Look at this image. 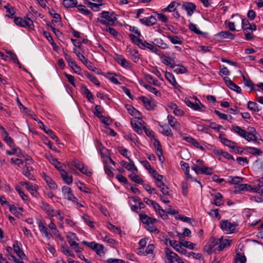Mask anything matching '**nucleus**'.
Segmentation results:
<instances>
[{
  "mask_svg": "<svg viewBox=\"0 0 263 263\" xmlns=\"http://www.w3.org/2000/svg\"><path fill=\"white\" fill-rule=\"evenodd\" d=\"M219 138L220 139V142L224 145L228 146L230 148L235 150V149H238L239 147L236 146V143L231 140L228 139L227 138L222 137L221 135H219Z\"/></svg>",
  "mask_w": 263,
  "mask_h": 263,
  "instance_id": "dca6fc26",
  "label": "nucleus"
},
{
  "mask_svg": "<svg viewBox=\"0 0 263 263\" xmlns=\"http://www.w3.org/2000/svg\"><path fill=\"white\" fill-rule=\"evenodd\" d=\"M62 193L65 198L72 202H77V198L73 195L70 187L64 186L62 189Z\"/></svg>",
  "mask_w": 263,
  "mask_h": 263,
  "instance_id": "6e6552de",
  "label": "nucleus"
},
{
  "mask_svg": "<svg viewBox=\"0 0 263 263\" xmlns=\"http://www.w3.org/2000/svg\"><path fill=\"white\" fill-rule=\"evenodd\" d=\"M101 146H102V144L100 142V153L101 154V158L104 164V171L108 177H113V168L112 167L110 166L109 164L111 163L113 165H115L116 163L108 155V153L107 152V150L104 147L102 149H101Z\"/></svg>",
  "mask_w": 263,
  "mask_h": 263,
  "instance_id": "f257e3e1",
  "label": "nucleus"
},
{
  "mask_svg": "<svg viewBox=\"0 0 263 263\" xmlns=\"http://www.w3.org/2000/svg\"><path fill=\"white\" fill-rule=\"evenodd\" d=\"M248 108L251 110L254 111L258 112L260 110V109L259 108L256 102L252 101H249L248 103Z\"/></svg>",
  "mask_w": 263,
  "mask_h": 263,
  "instance_id": "37998d69",
  "label": "nucleus"
},
{
  "mask_svg": "<svg viewBox=\"0 0 263 263\" xmlns=\"http://www.w3.org/2000/svg\"><path fill=\"white\" fill-rule=\"evenodd\" d=\"M149 173L152 174V176L156 181H161V180L163 178V176L159 174L158 172L154 169L152 170V171H149Z\"/></svg>",
  "mask_w": 263,
  "mask_h": 263,
  "instance_id": "6e6d98bb",
  "label": "nucleus"
},
{
  "mask_svg": "<svg viewBox=\"0 0 263 263\" xmlns=\"http://www.w3.org/2000/svg\"><path fill=\"white\" fill-rule=\"evenodd\" d=\"M154 249V245L153 244H150L147 246L145 249H144V251H143L139 253L142 255H146L149 254H152Z\"/></svg>",
  "mask_w": 263,
  "mask_h": 263,
  "instance_id": "79ce46f5",
  "label": "nucleus"
},
{
  "mask_svg": "<svg viewBox=\"0 0 263 263\" xmlns=\"http://www.w3.org/2000/svg\"><path fill=\"white\" fill-rule=\"evenodd\" d=\"M139 217L142 222L145 224L146 226L148 224L156 223L158 222L156 218L149 217L144 213L139 214Z\"/></svg>",
  "mask_w": 263,
  "mask_h": 263,
  "instance_id": "4468645a",
  "label": "nucleus"
},
{
  "mask_svg": "<svg viewBox=\"0 0 263 263\" xmlns=\"http://www.w3.org/2000/svg\"><path fill=\"white\" fill-rule=\"evenodd\" d=\"M125 107L131 116H133L135 118L140 119L141 117L140 112L132 105L126 104L125 105Z\"/></svg>",
  "mask_w": 263,
  "mask_h": 263,
  "instance_id": "412c9836",
  "label": "nucleus"
},
{
  "mask_svg": "<svg viewBox=\"0 0 263 263\" xmlns=\"http://www.w3.org/2000/svg\"><path fill=\"white\" fill-rule=\"evenodd\" d=\"M159 126L162 128V130L160 132L165 136L172 137L173 136V132L171 128L167 124L162 125L159 123Z\"/></svg>",
  "mask_w": 263,
  "mask_h": 263,
  "instance_id": "5701e85b",
  "label": "nucleus"
},
{
  "mask_svg": "<svg viewBox=\"0 0 263 263\" xmlns=\"http://www.w3.org/2000/svg\"><path fill=\"white\" fill-rule=\"evenodd\" d=\"M182 8L187 12V15L191 16L196 10V5L192 2H184L182 6Z\"/></svg>",
  "mask_w": 263,
  "mask_h": 263,
  "instance_id": "f8f14e48",
  "label": "nucleus"
},
{
  "mask_svg": "<svg viewBox=\"0 0 263 263\" xmlns=\"http://www.w3.org/2000/svg\"><path fill=\"white\" fill-rule=\"evenodd\" d=\"M128 52L132 57V60L135 63L138 62L140 59L138 51L130 48H129Z\"/></svg>",
  "mask_w": 263,
  "mask_h": 263,
  "instance_id": "72a5a7b5",
  "label": "nucleus"
},
{
  "mask_svg": "<svg viewBox=\"0 0 263 263\" xmlns=\"http://www.w3.org/2000/svg\"><path fill=\"white\" fill-rule=\"evenodd\" d=\"M173 69L174 71L177 73H184L186 71V68L182 65L176 64L175 68Z\"/></svg>",
  "mask_w": 263,
  "mask_h": 263,
  "instance_id": "4d7b16f0",
  "label": "nucleus"
},
{
  "mask_svg": "<svg viewBox=\"0 0 263 263\" xmlns=\"http://www.w3.org/2000/svg\"><path fill=\"white\" fill-rule=\"evenodd\" d=\"M77 8L78 10L84 14L89 15L90 13L85 5H80L78 6Z\"/></svg>",
  "mask_w": 263,
  "mask_h": 263,
  "instance_id": "774afa93",
  "label": "nucleus"
},
{
  "mask_svg": "<svg viewBox=\"0 0 263 263\" xmlns=\"http://www.w3.org/2000/svg\"><path fill=\"white\" fill-rule=\"evenodd\" d=\"M31 167H29L26 165L23 168V174L28 178L31 180L33 179V176L30 173Z\"/></svg>",
  "mask_w": 263,
  "mask_h": 263,
  "instance_id": "864d4df0",
  "label": "nucleus"
},
{
  "mask_svg": "<svg viewBox=\"0 0 263 263\" xmlns=\"http://www.w3.org/2000/svg\"><path fill=\"white\" fill-rule=\"evenodd\" d=\"M82 243L84 245H86L89 248H91L93 250H95L97 254H99V249H98V244L92 241V242H87L86 241H83Z\"/></svg>",
  "mask_w": 263,
  "mask_h": 263,
  "instance_id": "a19ab883",
  "label": "nucleus"
},
{
  "mask_svg": "<svg viewBox=\"0 0 263 263\" xmlns=\"http://www.w3.org/2000/svg\"><path fill=\"white\" fill-rule=\"evenodd\" d=\"M221 229L227 232L233 233L235 231L236 228L238 226L237 222H231L229 220H223L220 221Z\"/></svg>",
  "mask_w": 263,
  "mask_h": 263,
  "instance_id": "20e7f679",
  "label": "nucleus"
},
{
  "mask_svg": "<svg viewBox=\"0 0 263 263\" xmlns=\"http://www.w3.org/2000/svg\"><path fill=\"white\" fill-rule=\"evenodd\" d=\"M21 243L18 241H16L13 245V247L14 249V252L16 253L17 256L23 259L25 257V255L23 252L22 250H21L20 246Z\"/></svg>",
  "mask_w": 263,
  "mask_h": 263,
  "instance_id": "a878e982",
  "label": "nucleus"
},
{
  "mask_svg": "<svg viewBox=\"0 0 263 263\" xmlns=\"http://www.w3.org/2000/svg\"><path fill=\"white\" fill-rule=\"evenodd\" d=\"M250 25V23L247 19L244 18L242 20V29L243 31H248Z\"/></svg>",
  "mask_w": 263,
  "mask_h": 263,
  "instance_id": "69168bd1",
  "label": "nucleus"
},
{
  "mask_svg": "<svg viewBox=\"0 0 263 263\" xmlns=\"http://www.w3.org/2000/svg\"><path fill=\"white\" fill-rule=\"evenodd\" d=\"M165 77L174 87H176L178 85V83L176 81L175 78L172 73L166 71L165 74Z\"/></svg>",
  "mask_w": 263,
  "mask_h": 263,
  "instance_id": "e433bc0d",
  "label": "nucleus"
},
{
  "mask_svg": "<svg viewBox=\"0 0 263 263\" xmlns=\"http://www.w3.org/2000/svg\"><path fill=\"white\" fill-rule=\"evenodd\" d=\"M247 261L246 257L245 255H241L239 253H237L235 257V263H246Z\"/></svg>",
  "mask_w": 263,
  "mask_h": 263,
  "instance_id": "3c124183",
  "label": "nucleus"
},
{
  "mask_svg": "<svg viewBox=\"0 0 263 263\" xmlns=\"http://www.w3.org/2000/svg\"><path fill=\"white\" fill-rule=\"evenodd\" d=\"M129 177L133 181L139 184H141L143 182V180L137 175H130Z\"/></svg>",
  "mask_w": 263,
  "mask_h": 263,
  "instance_id": "e2e57ef3",
  "label": "nucleus"
},
{
  "mask_svg": "<svg viewBox=\"0 0 263 263\" xmlns=\"http://www.w3.org/2000/svg\"><path fill=\"white\" fill-rule=\"evenodd\" d=\"M41 208L46 213L47 215L50 213L52 208L47 203L42 202Z\"/></svg>",
  "mask_w": 263,
  "mask_h": 263,
  "instance_id": "0e129e2a",
  "label": "nucleus"
},
{
  "mask_svg": "<svg viewBox=\"0 0 263 263\" xmlns=\"http://www.w3.org/2000/svg\"><path fill=\"white\" fill-rule=\"evenodd\" d=\"M162 62L166 65H169L172 68H175L176 64L173 60H172L170 57L163 55L162 57Z\"/></svg>",
  "mask_w": 263,
  "mask_h": 263,
  "instance_id": "c756f323",
  "label": "nucleus"
},
{
  "mask_svg": "<svg viewBox=\"0 0 263 263\" xmlns=\"http://www.w3.org/2000/svg\"><path fill=\"white\" fill-rule=\"evenodd\" d=\"M246 150L248 153L254 156H260L262 154V152L260 149L254 147H248Z\"/></svg>",
  "mask_w": 263,
  "mask_h": 263,
  "instance_id": "c9c22d12",
  "label": "nucleus"
},
{
  "mask_svg": "<svg viewBox=\"0 0 263 263\" xmlns=\"http://www.w3.org/2000/svg\"><path fill=\"white\" fill-rule=\"evenodd\" d=\"M116 61L122 67L127 68L129 66V63L127 60L122 55H117L116 58Z\"/></svg>",
  "mask_w": 263,
  "mask_h": 263,
  "instance_id": "f704fd0d",
  "label": "nucleus"
},
{
  "mask_svg": "<svg viewBox=\"0 0 263 263\" xmlns=\"http://www.w3.org/2000/svg\"><path fill=\"white\" fill-rule=\"evenodd\" d=\"M168 124L174 129L178 130L180 128V123L177 121V119L172 115H168L167 117Z\"/></svg>",
  "mask_w": 263,
  "mask_h": 263,
  "instance_id": "a211bd4d",
  "label": "nucleus"
},
{
  "mask_svg": "<svg viewBox=\"0 0 263 263\" xmlns=\"http://www.w3.org/2000/svg\"><path fill=\"white\" fill-rule=\"evenodd\" d=\"M117 74L115 73H108L106 75V78L109 80L112 83L117 85H119L121 83L116 78Z\"/></svg>",
  "mask_w": 263,
  "mask_h": 263,
  "instance_id": "c03bdc74",
  "label": "nucleus"
},
{
  "mask_svg": "<svg viewBox=\"0 0 263 263\" xmlns=\"http://www.w3.org/2000/svg\"><path fill=\"white\" fill-rule=\"evenodd\" d=\"M42 177L50 189L55 190L57 187V185L54 181L49 176L43 173Z\"/></svg>",
  "mask_w": 263,
  "mask_h": 263,
  "instance_id": "393cba45",
  "label": "nucleus"
},
{
  "mask_svg": "<svg viewBox=\"0 0 263 263\" xmlns=\"http://www.w3.org/2000/svg\"><path fill=\"white\" fill-rule=\"evenodd\" d=\"M167 37L173 44L181 45L182 44V39L178 36L168 35Z\"/></svg>",
  "mask_w": 263,
  "mask_h": 263,
  "instance_id": "ea45409f",
  "label": "nucleus"
},
{
  "mask_svg": "<svg viewBox=\"0 0 263 263\" xmlns=\"http://www.w3.org/2000/svg\"><path fill=\"white\" fill-rule=\"evenodd\" d=\"M217 240H220L219 243H218V246L214 249V252L216 253L217 251H221L223 250L224 248L230 246L231 240L224 239H223L222 238L217 239Z\"/></svg>",
  "mask_w": 263,
  "mask_h": 263,
  "instance_id": "ddd939ff",
  "label": "nucleus"
},
{
  "mask_svg": "<svg viewBox=\"0 0 263 263\" xmlns=\"http://www.w3.org/2000/svg\"><path fill=\"white\" fill-rule=\"evenodd\" d=\"M196 102L195 103L187 99H185L184 102L188 107L191 108L194 110L200 111L201 112L204 111L205 109V106L201 104L199 100L196 98Z\"/></svg>",
  "mask_w": 263,
  "mask_h": 263,
  "instance_id": "39448f33",
  "label": "nucleus"
},
{
  "mask_svg": "<svg viewBox=\"0 0 263 263\" xmlns=\"http://www.w3.org/2000/svg\"><path fill=\"white\" fill-rule=\"evenodd\" d=\"M212 196L214 197V200L211 203L216 206H221L223 204V196L220 193L212 194Z\"/></svg>",
  "mask_w": 263,
  "mask_h": 263,
  "instance_id": "aec40b11",
  "label": "nucleus"
},
{
  "mask_svg": "<svg viewBox=\"0 0 263 263\" xmlns=\"http://www.w3.org/2000/svg\"><path fill=\"white\" fill-rule=\"evenodd\" d=\"M143 86L149 91L154 93L157 96H160V92L158 91L156 88L153 87L152 86L148 84H144Z\"/></svg>",
  "mask_w": 263,
  "mask_h": 263,
  "instance_id": "49530a36",
  "label": "nucleus"
},
{
  "mask_svg": "<svg viewBox=\"0 0 263 263\" xmlns=\"http://www.w3.org/2000/svg\"><path fill=\"white\" fill-rule=\"evenodd\" d=\"M129 37L132 42L138 46L141 49H144V45L142 41L133 34H129Z\"/></svg>",
  "mask_w": 263,
  "mask_h": 263,
  "instance_id": "c85d7f7f",
  "label": "nucleus"
},
{
  "mask_svg": "<svg viewBox=\"0 0 263 263\" xmlns=\"http://www.w3.org/2000/svg\"><path fill=\"white\" fill-rule=\"evenodd\" d=\"M112 119L109 116L102 115L100 110V122L101 123V126L105 128L104 130L102 129V131L108 135L115 137L117 135V133L109 127V126L112 124Z\"/></svg>",
  "mask_w": 263,
  "mask_h": 263,
  "instance_id": "f03ea898",
  "label": "nucleus"
},
{
  "mask_svg": "<svg viewBox=\"0 0 263 263\" xmlns=\"http://www.w3.org/2000/svg\"><path fill=\"white\" fill-rule=\"evenodd\" d=\"M14 22L16 25L21 27L31 28L33 26L32 21L28 17H25L24 19L19 17H15Z\"/></svg>",
  "mask_w": 263,
  "mask_h": 263,
  "instance_id": "0eeeda50",
  "label": "nucleus"
},
{
  "mask_svg": "<svg viewBox=\"0 0 263 263\" xmlns=\"http://www.w3.org/2000/svg\"><path fill=\"white\" fill-rule=\"evenodd\" d=\"M81 91L82 93L86 96L88 101L93 103L94 102V98L87 87L84 85H81Z\"/></svg>",
  "mask_w": 263,
  "mask_h": 263,
  "instance_id": "4be33fe9",
  "label": "nucleus"
},
{
  "mask_svg": "<svg viewBox=\"0 0 263 263\" xmlns=\"http://www.w3.org/2000/svg\"><path fill=\"white\" fill-rule=\"evenodd\" d=\"M139 22L142 25L146 26H151L157 23V18L153 15H151L147 17H145L143 18H140Z\"/></svg>",
  "mask_w": 263,
  "mask_h": 263,
  "instance_id": "9b49d317",
  "label": "nucleus"
},
{
  "mask_svg": "<svg viewBox=\"0 0 263 263\" xmlns=\"http://www.w3.org/2000/svg\"><path fill=\"white\" fill-rule=\"evenodd\" d=\"M217 36L221 39H229L233 40L235 38V35L228 31H222L217 34Z\"/></svg>",
  "mask_w": 263,
  "mask_h": 263,
  "instance_id": "7c9ffc66",
  "label": "nucleus"
},
{
  "mask_svg": "<svg viewBox=\"0 0 263 263\" xmlns=\"http://www.w3.org/2000/svg\"><path fill=\"white\" fill-rule=\"evenodd\" d=\"M219 241L215 238L211 237L210 239V241L204 247V252H206L208 254H211L212 252H214V249L216 248V246H218Z\"/></svg>",
  "mask_w": 263,
  "mask_h": 263,
  "instance_id": "423d86ee",
  "label": "nucleus"
},
{
  "mask_svg": "<svg viewBox=\"0 0 263 263\" xmlns=\"http://www.w3.org/2000/svg\"><path fill=\"white\" fill-rule=\"evenodd\" d=\"M155 223H153L151 224H147L145 226L146 229L151 232H154L156 234H158L159 233V230L154 226Z\"/></svg>",
  "mask_w": 263,
  "mask_h": 263,
  "instance_id": "680f3d73",
  "label": "nucleus"
},
{
  "mask_svg": "<svg viewBox=\"0 0 263 263\" xmlns=\"http://www.w3.org/2000/svg\"><path fill=\"white\" fill-rule=\"evenodd\" d=\"M170 245L178 252L186 255L187 251L186 249L182 247L181 242H178L176 240H170Z\"/></svg>",
  "mask_w": 263,
  "mask_h": 263,
  "instance_id": "9d476101",
  "label": "nucleus"
},
{
  "mask_svg": "<svg viewBox=\"0 0 263 263\" xmlns=\"http://www.w3.org/2000/svg\"><path fill=\"white\" fill-rule=\"evenodd\" d=\"M233 130L236 134H237L239 136L241 137H245V135L247 134V131L245 129L241 128L239 126L236 125H233L232 126Z\"/></svg>",
  "mask_w": 263,
  "mask_h": 263,
  "instance_id": "473e14b6",
  "label": "nucleus"
},
{
  "mask_svg": "<svg viewBox=\"0 0 263 263\" xmlns=\"http://www.w3.org/2000/svg\"><path fill=\"white\" fill-rule=\"evenodd\" d=\"M51 163L60 172V173H61L62 170H64L62 168V163L58 161L57 159L52 158L51 160Z\"/></svg>",
  "mask_w": 263,
  "mask_h": 263,
  "instance_id": "de8ad7c7",
  "label": "nucleus"
},
{
  "mask_svg": "<svg viewBox=\"0 0 263 263\" xmlns=\"http://www.w3.org/2000/svg\"><path fill=\"white\" fill-rule=\"evenodd\" d=\"M49 14L53 18L52 20V23H59L61 22V16L60 14L57 13L53 9L49 11Z\"/></svg>",
  "mask_w": 263,
  "mask_h": 263,
  "instance_id": "58836bf2",
  "label": "nucleus"
},
{
  "mask_svg": "<svg viewBox=\"0 0 263 263\" xmlns=\"http://www.w3.org/2000/svg\"><path fill=\"white\" fill-rule=\"evenodd\" d=\"M130 123L132 126L137 133L138 134H141L142 133V128L136 122L131 121Z\"/></svg>",
  "mask_w": 263,
  "mask_h": 263,
  "instance_id": "338daca9",
  "label": "nucleus"
},
{
  "mask_svg": "<svg viewBox=\"0 0 263 263\" xmlns=\"http://www.w3.org/2000/svg\"><path fill=\"white\" fill-rule=\"evenodd\" d=\"M73 52L77 55L79 60L82 61L85 65L88 66L90 64V62H89L88 60L83 54H82L81 52L77 50V48H74L73 49Z\"/></svg>",
  "mask_w": 263,
  "mask_h": 263,
  "instance_id": "bb28decb",
  "label": "nucleus"
},
{
  "mask_svg": "<svg viewBox=\"0 0 263 263\" xmlns=\"http://www.w3.org/2000/svg\"><path fill=\"white\" fill-rule=\"evenodd\" d=\"M143 200L147 204H151L154 209H157V208H159V204L156 201L149 199L148 198H144Z\"/></svg>",
  "mask_w": 263,
  "mask_h": 263,
  "instance_id": "bf43d9fd",
  "label": "nucleus"
},
{
  "mask_svg": "<svg viewBox=\"0 0 263 263\" xmlns=\"http://www.w3.org/2000/svg\"><path fill=\"white\" fill-rule=\"evenodd\" d=\"M60 175L63 180L68 184H70L72 183V177L70 175H68L67 173L64 170L61 171Z\"/></svg>",
  "mask_w": 263,
  "mask_h": 263,
  "instance_id": "cd10ccee",
  "label": "nucleus"
},
{
  "mask_svg": "<svg viewBox=\"0 0 263 263\" xmlns=\"http://www.w3.org/2000/svg\"><path fill=\"white\" fill-rule=\"evenodd\" d=\"M189 29L197 34H202L203 32L197 28L196 25L193 23H190L189 25Z\"/></svg>",
  "mask_w": 263,
  "mask_h": 263,
  "instance_id": "13d9d810",
  "label": "nucleus"
},
{
  "mask_svg": "<svg viewBox=\"0 0 263 263\" xmlns=\"http://www.w3.org/2000/svg\"><path fill=\"white\" fill-rule=\"evenodd\" d=\"M256 134L257 133L255 129H254L253 131L250 132H247V134L245 135V137L243 138L249 142L253 141L255 142L257 141V140Z\"/></svg>",
  "mask_w": 263,
  "mask_h": 263,
  "instance_id": "b1692460",
  "label": "nucleus"
},
{
  "mask_svg": "<svg viewBox=\"0 0 263 263\" xmlns=\"http://www.w3.org/2000/svg\"><path fill=\"white\" fill-rule=\"evenodd\" d=\"M154 41L156 43V45L162 49H166L168 48L167 44L164 43L161 39H156Z\"/></svg>",
  "mask_w": 263,
  "mask_h": 263,
  "instance_id": "5fc2aeb1",
  "label": "nucleus"
},
{
  "mask_svg": "<svg viewBox=\"0 0 263 263\" xmlns=\"http://www.w3.org/2000/svg\"><path fill=\"white\" fill-rule=\"evenodd\" d=\"M110 25H105L103 27H101V29L103 31L108 32L110 35H112L114 37L117 36L118 35V31L115 29L114 28L111 27Z\"/></svg>",
  "mask_w": 263,
  "mask_h": 263,
  "instance_id": "2f4dec72",
  "label": "nucleus"
},
{
  "mask_svg": "<svg viewBox=\"0 0 263 263\" xmlns=\"http://www.w3.org/2000/svg\"><path fill=\"white\" fill-rule=\"evenodd\" d=\"M229 178H231V180H230L228 182L231 184H237L241 182L243 180L241 177L238 176H230Z\"/></svg>",
  "mask_w": 263,
  "mask_h": 263,
  "instance_id": "8fccbe9b",
  "label": "nucleus"
},
{
  "mask_svg": "<svg viewBox=\"0 0 263 263\" xmlns=\"http://www.w3.org/2000/svg\"><path fill=\"white\" fill-rule=\"evenodd\" d=\"M37 223L40 232L44 235L47 239H50L52 237V234L49 231L47 224L44 221L42 220H40Z\"/></svg>",
  "mask_w": 263,
  "mask_h": 263,
  "instance_id": "1a4fd4ad",
  "label": "nucleus"
},
{
  "mask_svg": "<svg viewBox=\"0 0 263 263\" xmlns=\"http://www.w3.org/2000/svg\"><path fill=\"white\" fill-rule=\"evenodd\" d=\"M21 184L22 185H25L27 190L31 194V195L34 197H37L38 195V193L36 191V185H33L32 184L29 182H21Z\"/></svg>",
  "mask_w": 263,
  "mask_h": 263,
  "instance_id": "6ab92c4d",
  "label": "nucleus"
},
{
  "mask_svg": "<svg viewBox=\"0 0 263 263\" xmlns=\"http://www.w3.org/2000/svg\"><path fill=\"white\" fill-rule=\"evenodd\" d=\"M101 19L100 23L105 25H113L116 18L113 16V14L108 11H102L101 13Z\"/></svg>",
  "mask_w": 263,
  "mask_h": 263,
  "instance_id": "7ed1b4c3",
  "label": "nucleus"
},
{
  "mask_svg": "<svg viewBox=\"0 0 263 263\" xmlns=\"http://www.w3.org/2000/svg\"><path fill=\"white\" fill-rule=\"evenodd\" d=\"M48 227L54 235L59 234V230L57 229L55 224L52 221H50V223L48 225ZM59 235L60 236V235Z\"/></svg>",
  "mask_w": 263,
  "mask_h": 263,
  "instance_id": "052dcab7",
  "label": "nucleus"
},
{
  "mask_svg": "<svg viewBox=\"0 0 263 263\" xmlns=\"http://www.w3.org/2000/svg\"><path fill=\"white\" fill-rule=\"evenodd\" d=\"M77 0H64L63 5L66 8H72L76 6Z\"/></svg>",
  "mask_w": 263,
  "mask_h": 263,
  "instance_id": "09e8293b",
  "label": "nucleus"
},
{
  "mask_svg": "<svg viewBox=\"0 0 263 263\" xmlns=\"http://www.w3.org/2000/svg\"><path fill=\"white\" fill-rule=\"evenodd\" d=\"M39 124L40 127L42 128L47 134H48L51 139L54 140L58 144H60V141L59 140V138L51 130L47 128L41 121L39 122Z\"/></svg>",
  "mask_w": 263,
  "mask_h": 263,
  "instance_id": "f3484780",
  "label": "nucleus"
},
{
  "mask_svg": "<svg viewBox=\"0 0 263 263\" xmlns=\"http://www.w3.org/2000/svg\"><path fill=\"white\" fill-rule=\"evenodd\" d=\"M208 214L210 216L215 218H217L218 220L221 218V216L219 213V209H218L211 210L208 213Z\"/></svg>",
  "mask_w": 263,
  "mask_h": 263,
  "instance_id": "603ef678",
  "label": "nucleus"
},
{
  "mask_svg": "<svg viewBox=\"0 0 263 263\" xmlns=\"http://www.w3.org/2000/svg\"><path fill=\"white\" fill-rule=\"evenodd\" d=\"M139 100H140L143 102L145 107L148 110L153 109L156 106V103L154 100H149L146 97L141 96L139 97Z\"/></svg>",
  "mask_w": 263,
  "mask_h": 263,
  "instance_id": "2eb2a0df",
  "label": "nucleus"
},
{
  "mask_svg": "<svg viewBox=\"0 0 263 263\" xmlns=\"http://www.w3.org/2000/svg\"><path fill=\"white\" fill-rule=\"evenodd\" d=\"M3 137L5 142L8 144L10 147H14V142L12 138L9 136L7 131H5L4 134H3Z\"/></svg>",
  "mask_w": 263,
  "mask_h": 263,
  "instance_id": "4c0bfd02",
  "label": "nucleus"
},
{
  "mask_svg": "<svg viewBox=\"0 0 263 263\" xmlns=\"http://www.w3.org/2000/svg\"><path fill=\"white\" fill-rule=\"evenodd\" d=\"M84 3L93 11H97L99 10V4H98L92 3L88 0H85Z\"/></svg>",
  "mask_w": 263,
  "mask_h": 263,
  "instance_id": "a18cd8bd",
  "label": "nucleus"
}]
</instances>
